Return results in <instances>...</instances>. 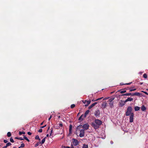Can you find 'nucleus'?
Segmentation results:
<instances>
[{
    "label": "nucleus",
    "instance_id": "obj_27",
    "mask_svg": "<svg viewBox=\"0 0 148 148\" xmlns=\"http://www.w3.org/2000/svg\"><path fill=\"white\" fill-rule=\"evenodd\" d=\"M11 134L10 132H8L7 134V136L8 137H10L11 136Z\"/></svg>",
    "mask_w": 148,
    "mask_h": 148
},
{
    "label": "nucleus",
    "instance_id": "obj_36",
    "mask_svg": "<svg viewBox=\"0 0 148 148\" xmlns=\"http://www.w3.org/2000/svg\"><path fill=\"white\" fill-rule=\"evenodd\" d=\"M126 92V90H124L121 91L120 92V93H121L123 94V93H125V92Z\"/></svg>",
    "mask_w": 148,
    "mask_h": 148
},
{
    "label": "nucleus",
    "instance_id": "obj_64",
    "mask_svg": "<svg viewBox=\"0 0 148 148\" xmlns=\"http://www.w3.org/2000/svg\"><path fill=\"white\" fill-rule=\"evenodd\" d=\"M147 90H148V89H147Z\"/></svg>",
    "mask_w": 148,
    "mask_h": 148
},
{
    "label": "nucleus",
    "instance_id": "obj_7",
    "mask_svg": "<svg viewBox=\"0 0 148 148\" xmlns=\"http://www.w3.org/2000/svg\"><path fill=\"white\" fill-rule=\"evenodd\" d=\"M125 103L126 102H125V101L121 100V102L119 103V105L121 107H122L125 104Z\"/></svg>",
    "mask_w": 148,
    "mask_h": 148
},
{
    "label": "nucleus",
    "instance_id": "obj_21",
    "mask_svg": "<svg viewBox=\"0 0 148 148\" xmlns=\"http://www.w3.org/2000/svg\"><path fill=\"white\" fill-rule=\"evenodd\" d=\"M132 83V82H130V83H126V84H123L122 83H120V85H130Z\"/></svg>",
    "mask_w": 148,
    "mask_h": 148
},
{
    "label": "nucleus",
    "instance_id": "obj_58",
    "mask_svg": "<svg viewBox=\"0 0 148 148\" xmlns=\"http://www.w3.org/2000/svg\"><path fill=\"white\" fill-rule=\"evenodd\" d=\"M133 121H130V122L132 123L133 122Z\"/></svg>",
    "mask_w": 148,
    "mask_h": 148
},
{
    "label": "nucleus",
    "instance_id": "obj_60",
    "mask_svg": "<svg viewBox=\"0 0 148 148\" xmlns=\"http://www.w3.org/2000/svg\"><path fill=\"white\" fill-rule=\"evenodd\" d=\"M108 99V98H106L104 99H103V100H104V99Z\"/></svg>",
    "mask_w": 148,
    "mask_h": 148
},
{
    "label": "nucleus",
    "instance_id": "obj_61",
    "mask_svg": "<svg viewBox=\"0 0 148 148\" xmlns=\"http://www.w3.org/2000/svg\"><path fill=\"white\" fill-rule=\"evenodd\" d=\"M21 148V147H20V146L18 147V148Z\"/></svg>",
    "mask_w": 148,
    "mask_h": 148
},
{
    "label": "nucleus",
    "instance_id": "obj_41",
    "mask_svg": "<svg viewBox=\"0 0 148 148\" xmlns=\"http://www.w3.org/2000/svg\"><path fill=\"white\" fill-rule=\"evenodd\" d=\"M3 142L5 143H7L8 142V141L6 140H3Z\"/></svg>",
    "mask_w": 148,
    "mask_h": 148
},
{
    "label": "nucleus",
    "instance_id": "obj_40",
    "mask_svg": "<svg viewBox=\"0 0 148 148\" xmlns=\"http://www.w3.org/2000/svg\"><path fill=\"white\" fill-rule=\"evenodd\" d=\"M142 92H143L144 93H145V94L148 95V93H147V92H145V91H142Z\"/></svg>",
    "mask_w": 148,
    "mask_h": 148
},
{
    "label": "nucleus",
    "instance_id": "obj_11",
    "mask_svg": "<svg viewBox=\"0 0 148 148\" xmlns=\"http://www.w3.org/2000/svg\"><path fill=\"white\" fill-rule=\"evenodd\" d=\"M130 120H133L134 117V114L133 113H132L130 115Z\"/></svg>",
    "mask_w": 148,
    "mask_h": 148
},
{
    "label": "nucleus",
    "instance_id": "obj_12",
    "mask_svg": "<svg viewBox=\"0 0 148 148\" xmlns=\"http://www.w3.org/2000/svg\"><path fill=\"white\" fill-rule=\"evenodd\" d=\"M119 122V123H118L117 122V121H114V122H113V123L115 124L116 125V123H117L118 124V125H121V121H118Z\"/></svg>",
    "mask_w": 148,
    "mask_h": 148
},
{
    "label": "nucleus",
    "instance_id": "obj_31",
    "mask_svg": "<svg viewBox=\"0 0 148 148\" xmlns=\"http://www.w3.org/2000/svg\"><path fill=\"white\" fill-rule=\"evenodd\" d=\"M24 137H23V138L25 139L26 140H27V141L29 142V139L26 136H24Z\"/></svg>",
    "mask_w": 148,
    "mask_h": 148
},
{
    "label": "nucleus",
    "instance_id": "obj_43",
    "mask_svg": "<svg viewBox=\"0 0 148 148\" xmlns=\"http://www.w3.org/2000/svg\"><path fill=\"white\" fill-rule=\"evenodd\" d=\"M107 103H104L102 105H103L105 107L106 106Z\"/></svg>",
    "mask_w": 148,
    "mask_h": 148
},
{
    "label": "nucleus",
    "instance_id": "obj_47",
    "mask_svg": "<svg viewBox=\"0 0 148 148\" xmlns=\"http://www.w3.org/2000/svg\"><path fill=\"white\" fill-rule=\"evenodd\" d=\"M46 126V125H45V126H42L40 127L41 128H44V127H45Z\"/></svg>",
    "mask_w": 148,
    "mask_h": 148
},
{
    "label": "nucleus",
    "instance_id": "obj_32",
    "mask_svg": "<svg viewBox=\"0 0 148 148\" xmlns=\"http://www.w3.org/2000/svg\"><path fill=\"white\" fill-rule=\"evenodd\" d=\"M10 141L11 142H12V143H13L14 142V141L12 137H11V138H10Z\"/></svg>",
    "mask_w": 148,
    "mask_h": 148
},
{
    "label": "nucleus",
    "instance_id": "obj_44",
    "mask_svg": "<svg viewBox=\"0 0 148 148\" xmlns=\"http://www.w3.org/2000/svg\"><path fill=\"white\" fill-rule=\"evenodd\" d=\"M27 134L29 135H31L32 134V133L30 132H28Z\"/></svg>",
    "mask_w": 148,
    "mask_h": 148
},
{
    "label": "nucleus",
    "instance_id": "obj_35",
    "mask_svg": "<svg viewBox=\"0 0 148 148\" xmlns=\"http://www.w3.org/2000/svg\"><path fill=\"white\" fill-rule=\"evenodd\" d=\"M11 145V143L10 142H9L6 144V145L7 146V147L10 146Z\"/></svg>",
    "mask_w": 148,
    "mask_h": 148
},
{
    "label": "nucleus",
    "instance_id": "obj_49",
    "mask_svg": "<svg viewBox=\"0 0 148 148\" xmlns=\"http://www.w3.org/2000/svg\"><path fill=\"white\" fill-rule=\"evenodd\" d=\"M7 147V146L6 145L5 146H3L2 147V148H6Z\"/></svg>",
    "mask_w": 148,
    "mask_h": 148
},
{
    "label": "nucleus",
    "instance_id": "obj_26",
    "mask_svg": "<svg viewBox=\"0 0 148 148\" xmlns=\"http://www.w3.org/2000/svg\"><path fill=\"white\" fill-rule=\"evenodd\" d=\"M143 77H144L145 79L147 78V74L146 73H144L143 75Z\"/></svg>",
    "mask_w": 148,
    "mask_h": 148
},
{
    "label": "nucleus",
    "instance_id": "obj_42",
    "mask_svg": "<svg viewBox=\"0 0 148 148\" xmlns=\"http://www.w3.org/2000/svg\"><path fill=\"white\" fill-rule=\"evenodd\" d=\"M86 101H87V100H82V101L84 103H86Z\"/></svg>",
    "mask_w": 148,
    "mask_h": 148
},
{
    "label": "nucleus",
    "instance_id": "obj_1",
    "mask_svg": "<svg viewBox=\"0 0 148 148\" xmlns=\"http://www.w3.org/2000/svg\"><path fill=\"white\" fill-rule=\"evenodd\" d=\"M102 123L101 121H94L92 123V126L96 129L99 128Z\"/></svg>",
    "mask_w": 148,
    "mask_h": 148
},
{
    "label": "nucleus",
    "instance_id": "obj_33",
    "mask_svg": "<svg viewBox=\"0 0 148 148\" xmlns=\"http://www.w3.org/2000/svg\"><path fill=\"white\" fill-rule=\"evenodd\" d=\"M103 97H101V98H98V99H96V100H94L93 99H92V101H98L99 100H100V99H101Z\"/></svg>",
    "mask_w": 148,
    "mask_h": 148
},
{
    "label": "nucleus",
    "instance_id": "obj_4",
    "mask_svg": "<svg viewBox=\"0 0 148 148\" xmlns=\"http://www.w3.org/2000/svg\"><path fill=\"white\" fill-rule=\"evenodd\" d=\"M72 140L73 141V143L74 145L76 146L78 145L79 141L77 140L74 138H73Z\"/></svg>",
    "mask_w": 148,
    "mask_h": 148
},
{
    "label": "nucleus",
    "instance_id": "obj_30",
    "mask_svg": "<svg viewBox=\"0 0 148 148\" xmlns=\"http://www.w3.org/2000/svg\"><path fill=\"white\" fill-rule=\"evenodd\" d=\"M86 103L87 104L89 105L90 103L91 102V100H88V101L87 100V101H86Z\"/></svg>",
    "mask_w": 148,
    "mask_h": 148
},
{
    "label": "nucleus",
    "instance_id": "obj_34",
    "mask_svg": "<svg viewBox=\"0 0 148 148\" xmlns=\"http://www.w3.org/2000/svg\"><path fill=\"white\" fill-rule=\"evenodd\" d=\"M75 106V105L74 104H72L71 106V108H73Z\"/></svg>",
    "mask_w": 148,
    "mask_h": 148
},
{
    "label": "nucleus",
    "instance_id": "obj_23",
    "mask_svg": "<svg viewBox=\"0 0 148 148\" xmlns=\"http://www.w3.org/2000/svg\"><path fill=\"white\" fill-rule=\"evenodd\" d=\"M15 139H18V140H24V139H23L21 137H19V138H18L17 137H15Z\"/></svg>",
    "mask_w": 148,
    "mask_h": 148
},
{
    "label": "nucleus",
    "instance_id": "obj_8",
    "mask_svg": "<svg viewBox=\"0 0 148 148\" xmlns=\"http://www.w3.org/2000/svg\"><path fill=\"white\" fill-rule=\"evenodd\" d=\"M141 94L140 93H139V92H135L134 93H131V95H132V96H134V95H136V96H140V95Z\"/></svg>",
    "mask_w": 148,
    "mask_h": 148
},
{
    "label": "nucleus",
    "instance_id": "obj_15",
    "mask_svg": "<svg viewBox=\"0 0 148 148\" xmlns=\"http://www.w3.org/2000/svg\"><path fill=\"white\" fill-rule=\"evenodd\" d=\"M108 102L109 103V104L110 108H112L114 107L113 102Z\"/></svg>",
    "mask_w": 148,
    "mask_h": 148
},
{
    "label": "nucleus",
    "instance_id": "obj_56",
    "mask_svg": "<svg viewBox=\"0 0 148 148\" xmlns=\"http://www.w3.org/2000/svg\"><path fill=\"white\" fill-rule=\"evenodd\" d=\"M62 119L63 120H65V119H64V118H63V119Z\"/></svg>",
    "mask_w": 148,
    "mask_h": 148
},
{
    "label": "nucleus",
    "instance_id": "obj_55",
    "mask_svg": "<svg viewBox=\"0 0 148 148\" xmlns=\"http://www.w3.org/2000/svg\"><path fill=\"white\" fill-rule=\"evenodd\" d=\"M95 120H97H97H99L98 119H95Z\"/></svg>",
    "mask_w": 148,
    "mask_h": 148
},
{
    "label": "nucleus",
    "instance_id": "obj_5",
    "mask_svg": "<svg viewBox=\"0 0 148 148\" xmlns=\"http://www.w3.org/2000/svg\"><path fill=\"white\" fill-rule=\"evenodd\" d=\"M89 127V125L87 123L84 124L82 126V128L84 129V130H87L88 129Z\"/></svg>",
    "mask_w": 148,
    "mask_h": 148
},
{
    "label": "nucleus",
    "instance_id": "obj_54",
    "mask_svg": "<svg viewBox=\"0 0 148 148\" xmlns=\"http://www.w3.org/2000/svg\"><path fill=\"white\" fill-rule=\"evenodd\" d=\"M43 122H42V123L41 124H40V125H43Z\"/></svg>",
    "mask_w": 148,
    "mask_h": 148
},
{
    "label": "nucleus",
    "instance_id": "obj_20",
    "mask_svg": "<svg viewBox=\"0 0 148 148\" xmlns=\"http://www.w3.org/2000/svg\"><path fill=\"white\" fill-rule=\"evenodd\" d=\"M46 138V137H45L41 141V142H39V143L40 144L41 143V144H43L45 141V138Z\"/></svg>",
    "mask_w": 148,
    "mask_h": 148
},
{
    "label": "nucleus",
    "instance_id": "obj_45",
    "mask_svg": "<svg viewBox=\"0 0 148 148\" xmlns=\"http://www.w3.org/2000/svg\"><path fill=\"white\" fill-rule=\"evenodd\" d=\"M62 117H63V116L62 115H61L60 116H58V117L59 118H62Z\"/></svg>",
    "mask_w": 148,
    "mask_h": 148
},
{
    "label": "nucleus",
    "instance_id": "obj_2",
    "mask_svg": "<svg viewBox=\"0 0 148 148\" xmlns=\"http://www.w3.org/2000/svg\"><path fill=\"white\" fill-rule=\"evenodd\" d=\"M132 108L131 106H129L127 109V111L126 112V115L127 116H130L132 112Z\"/></svg>",
    "mask_w": 148,
    "mask_h": 148
},
{
    "label": "nucleus",
    "instance_id": "obj_6",
    "mask_svg": "<svg viewBox=\"0 0 148 148\" xmlns=\"http://www.w3.org/2000/svg\"><path fill=\"white\" fill-rule=\"evenodd\" d=\"M100 112L99 110H97L95 112V115L96 117L99 116Z\"/></svg>",
    "mask_w": 148,
    "mask_h": 148
},
{
    "label": "nucleus",
    "instance_id": "obj_13",
    "mask_svg": "<svg viewBox=\"0 0 148 148\" xmlns=\"http://www.w3.org/2000/svg\"><path fill=\"white\" fill-rule=\"evenodd\" d=\"M86 117H84V114H82L79 118L78 120H81V119L82 120L84 118Z\"/></svg>",
    "mask_w": 148,
    "mask_h": 148
},
{
    "label": "nucleus",
    "instance_id": "obj_25",
    "mask_svg": "<svg viewBox=\"0 0 148 148\" xmlns=\"http://www.w3.org/2000/svg\"><path fill=\"white\" fill-rule=\"evenodd\" d=\"M25 134V132H21L20 131L19 132V134L20 135H21L22 134Z\"/></svg>",
    "mask_w": 148,
    "mask_h": 148
},
{
    "label": "nucleus",
    "instance_id": "obj_57",
    "mask_svg": "<svg viewBox=\"0 0 148 148\" xmlns=\"http://www.w3.org/2000/svg\"><path fill=\"white\" fill-rule=\"evenodd\" d=\"M49 136V134H47V137H48V136Z\"/></svg>",
    "mask_w": 148,
    "mask_h": 148
},
{
    "label": "nucleus",
    "instance_id": "obj_17",
    "mask_svg": "<svg viewBox=\"0 0 148 148\" xmlns=\"http://www.w3.org/2000/svg\"><path fill=\"white\" fill-rule=\"evenodd\" d=\"M90 112V111L89 110H87L85 113L84 114V117H86V116L88 115V114L89 113V112Z\"/></svg>",
    "mask_w": 148,
    "mask_h": 148
},
{
    "label": "nucleus",
    "instance_id": "obj_62",
    "mask_svg": "<svg viewBox=\"0 0 148 148\" xmlns=\"http://www.w3.org/2000/svg\"><path fill=\"white\" fill-rule=\"evenodd\" d=\"M79 113H78L77 115L78 116V115H79Z\"/></svg>",
    "mask_w": 148,
    "mask_h": 148
},
{
    "label": "nucleus",
    "instance_id": "obj_39",
    "mask_svg": "<svg viewBox=\"0 0 148 148\" xmlns=\"http://www.w3.org/2000/svg\"><path fill=\"white\" fill-rule=\"evenodd\" d=\"M42 129H39V130L38 131V132H39L41 133L42 132Z\"/></svg>",
    "mask_w": 148,
    "mask_h": 148
},
{
    "label": "nucleus",
    "instance_id": "obj_14",
    "mask_svg": "<svg viewBox=\"0 0 148 148\" xmlns=\"http://www.w3.org/2000/svg\"><path fill=\"white\" fill-rule=\"evenodd\" d=\"M141 109L142 111H144L146 110V108L144 105H143L141 107Z\"/></svg>",
    "mask_w": 148,
    "mask_h": 148
},
{
    "label": "nucleus",
    "instance_id": "obj_51",
    "mask_svg": "<svg viewBox=\"0 0 148 148\" xmlns=\"http://www.w3.org/2000/svg\"><path fill=\"white\" fill-rule=\"evenodd\" d=\"M51 118V116L48 119V120H50Z\"/></svg>",
    "mask_w": 148,
    "mask_h": 148
},
{
    "label": "nucleus",
    "instance_id": "obj_52",
    "mask_svg": "<svg viewBox=\"0 0 148 148\" xmlns=\"http://www.w3.org/2000/svg\"><path fill=\"white\" fill-rule=\"evenodd\" d=\"M110 143L111 144H112L113 143V142L112 141H110Z\"/></svg>",
    "mask_w": 148,
    "mask_h": 148
},
{
    "label": "nucleus",
    "instance_id": "obj_37",
    "mask_svg": "<svg viewBox=\"0 0 148 148\" xmlns=\"http://www.w3.org/2000/svg\"><path fill=\"white\" fill-rule=\"evenodd\" d=\"M25 146V144L24 143H22L20 147H23Z\"/></svg>",
    "mask_w": 148,
    "mask_h": 148
},
{
    "label": "nucleus",
    "instance_id": "obj_19",
    "mask_svg": "<svg viewBox=\"0 0 148 148\" xmlns=\"http://www.w3.org/2000/svg\"><path fill=\"white\" fill-rule=\"evenodd\" d=\"M114 99V97H112L108 101V102H113V101Z\"/></svg>",
    "mask_w": 148,
    "mask_h": 148
},
{
    "label": "nucleus",
    "instance_id": "obj_59",
    "mask_svg": "<svg viewBox=\"0 0 148 148\" xmlns=\"http://www.w3.org/2000/svg\"><path fill=\"white\" fill-rule=\"evenodd\" d=\"M142 84H143L142 83H140V84H141V85Z\"/></svg>",
    "mask_w": 148,
    "mask_h": 148
},
{
    "label": "nucleus",
    "instance_id": "obj_9",
    "mask_svg": "<svg viewBox=\"0 0 148 148\" xmlns=\"http://www.w3.org/2000/svg\"><path fill=\"white\" fill-rule=\"evenodd\" d=\"M97 104V102H95V103H93L90 106L88 107V109H91L92 107L94 106L95 105H96Z\"/></svg>",
    "mask_w": 148,
    "mask_h": 148
},
{
    "label": "nucleus",
    "instance_id": "obj_50",
    "mask_svg": "<svg viewBox=\"0 0 148 148\" xmlns=\"http://www.w3.org/2000/svg\"><path fill=\"white\" fill-rule=\"evenodd\" d=\"M64 148H70L68 146H65L64 147Z\"/></svg>",
    "mask_w": 148,
    "mask_h": 148
},
{
    "label": "nucleus",
    "instance_id": "obj_10",
    "mask_svg": "<svg viewBox=\"0 0 148 148\" xmlns=\"http://www.w3.org/2000/svg\"><path fill=\"white\" fill-rule=\"evenodd\" d=\"M133 100V99L131 97H128L125 101V102L126 103L128 101H131Z\"/></svg>",
    "mask_w": 148,
    "mask_h": 148
},
{
    "label": "nucleus",
    "instance_id": "obj_46",
    "mask_svg": "<svg viewBox=\"0 0 148 148\" xmlns=\"http://www.w3.org/2000/svg\"><path fill=\"white\" fill-rule=\"evenodd\" d=\"M52 129L53 128H51V132L50 133V136H51V134L52 133Z\"/></svg>",
    "mask_w": 148,
    "mask_h": 148
},
{
    "label": "nucleus",
    "instance_id": "obj_29",
    "mask_svg": "<svg viewBox=\"0 0 148 148\" xmlns=\"http://www.w3.org/2000/svg\"><path fill=\"white\" fill-rule=\"evenodd\" d=\"M82 148H88V145L84 144L83 145Z\"/></svg>",
    "mask_w": 148,
    "mask_h": 148
},
{
    "label": "nucleus",
    "instance_id": "obj_24",
    "mask_svg": "<svg viewBox=\"0 0 148 148\" xmlns=\"http://www.w3.org/2000/svg\"><path fill=\"white\" fill-rule=\"evenodd\" d=\"M136 90V89L134 88V89H132V88H131L130 89V92H132V91H135Z\"/></svg>",
    "mask_w": 148,
    "mask_h": 148
},
{
    "label": "nucleus",
    "instance_id": "obj_63",
    "mask_svg": "<svg viewBox=\"0 0 148 148\" xmlns=\"http://www.w3.org/2000/svg\"><path fill=\"white\" fill-rule=\"evenodd\" d=\"M49 128H48V130L49 129Z\"/></svg>",
    "mask_w": 148,
    "mask_h": 148
},
{
    "label": "nucleus",
    "instance_id": "obj_3",
    "mask_svg": "<svg viewBox=\"0 0 148 148\" xmlns=\"http://www.w3.org/2000/svg\"><path fill=\"white\" fill-rule=\"evenodd\" d=\"M79 137H82L84 136V131L83 129H82L80 131Z\"/></svg>",
    "mask_w": 148,
    "mask_h": 148
},
{
    "label": "nucleus",
    "instance_id": "obj_48",
    "mask_svg": "<svg viewBox=\"0 0 148 148\" xmlns=\"http://www.w3.org/2000/svg\"><path fill=\"white\" fill-rule=\"evenodd\" d=\"M59 126L60 127H62V123H60L59 124Z\"/></svg>",
    "mask_w": 148,
    "mask_h": 148
},
{
    "label": "nucleus",
    "instance_id": "obj_53",
    "mask_svg": "<svg viewBox=\"0 0 148 148\" xmlns=\"http://www.w3.org/2000/svg\"><path fill=\"white\" fill-rule=\"evenodd\" d=\"M88 105L87 104V103H86L85 105V106H86H86H88Z\"/></svg>",
    "mask_w": 148,
    "mask_h": 148
},
{
    "label": "nucleus",
    "instance_id": "obj_18",
    "mask_svg": "<svg viewBox=\"0 0 148 148\" xmlns=\"http://www.w3.org/2000/svg\"><path fill=\"white\" fill-rule=\"evenodd\" d=\"M131 95V93H127L124 94L122 95L121 96H130Z\"/></svg>",
    "mask_w": 148,
    "mask_h": 148
},
{
    "label": "nucleus",
    "instance_id": "obj_22",
    "mask_svg": "<svg viewBox=\"0 0 148 148\" xmlns=\"http://www.w3.org/2000/svg\"><path fill=\"white\" fill-rule=\"evenodd\" d=\"M72 125H69V132L70 133H71V132L72 128Z\"/></svg>",
    "mask_w": 148,
    "mask_h": 148
},
{
    "label": "nucleus",
    "instance_id": "obj_38",
    "mask_svg": "<svg viewBox=\"0 0 148 148\" xmlns=\"http://www.w3.org/2000/svg\"><path fill=\"white\" fill-rule=\"evenodd\" d=\"M39 143L38 142L35 145V147H37L39 145Z\"/></svg>",
    "mask_w": 148,
    "mask_h": 148
},
{
    "label": "nucleus",
    "instance_id": "obj_28",
    "mask_svg": "<svg viewBox=\"0 0 148 148\" xmlns=\"http://www.w3.org/2000/svg\"><path fill=\"white\" fill-rule=\"evenodd\" d=\"M35 139H38L39 140H40V139L39 138V136L38 135H36L35 137Z\"/></svg>",
    "mask_w": 148,
    "mask_h": 148
},
{
    "label": "nucleus",
    "instance_id": "obj_16",
    "mask_svg": "<svg viewBox=\"0 0 148 148\" xmlns=\"http://www.w3.org/2000/svg\"><path fill=\"white\" fill-rule=\"evenodd\" d=\"M140 108L138 106H136L134 107V110L135 111H138L140 110Z\"/></svg>",
    "mask_w": 148,
    "mask_h": 148
}]
</instances>
